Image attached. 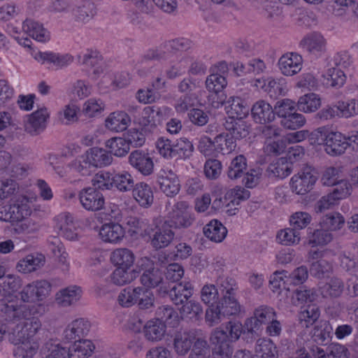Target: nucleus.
<instances>
[{
    "label": "nucleus",
    "instance_id": "1",
    "mask_svg": "<svg viewBox=\"0 0 358 358\" xmlns=\"http://www.w3.org/2000/svg\"><path fill=\"white\" fill-rule=\"evenodd\" d=\"M215 286L221 292V298L217 306L206 310V322L210 326L218 324L227 317L236 315L241 311V306L235 296L237 289L236 280L229 276H221L216 280Z\"/></svg>",
    "mask_w": 358,
    "mask_h": 358
},
{
    "label": "nucleus",
    "instance_id": "2",
    "mask_svg": "<svg viewBox=\"0 0 358 358\" xmlns=\"http://www.w3.org/2000/svg\"><path fill=\"white\" fill-rule=\"evenodd\" d=\"M191 41L185 38H176L166 42L155 50H148L144 55L145 59L165 60L170 59L174 51H185L190 48Z\"/></svg>",
    "mask_w": 358,
    "mask_h": 358
},
{
    "label": "nucleus",
    "instance_id": "3",
    "mask_svg": "<svg viewBox=\"0 0 358 358\" xmlns=\"http://www.w3.org/2000/svg\"><path fill=\"white\" fill-rule=\"evenodd\" d=\"M31 208L26 198L12 199L9 204L0 209V220L5 222H20L31 214Z\"/></svg>",
    "mask_w": 358,
    "mask_h": 358
},
{
    "label": "nucleus",
    "instance_id": "4",
    "mask_svg": "<svg viewBox=\"0 0 358 358\" xmlns=\"http://www.w3.org/2000/svg\"><path fill=\"white\" fill-rule=\"evenodd\" d=\"M317 180V176L315 169L306 165L298 173L292 177L290 187L293 192L304 195L313 188Z\"/></svg>",
    "mask_w": 358,
    "mask_h": 358
},
{
    "label": "nucleus",
    "instance_id": "5",
    "mask_svg": "<svg viewBox=\"0 0 358 358\" xmlns=\"http://www.w3.org/2000/svg\"><path fill=\"white\" fill-rule=\"evenodd\" d=\"M137 267L139 271H144L141 282L145 287H155L162 282V273L158 269H155L153 262L149 258L144 257L138 260Z\"/></svg>",
    "mask_w": 358,
    "mask_h": 358
},
{
    "label": "nucleus",
    "instance_id": "6",
    "mask_svg": "<svg viewBox=\"0 0 358 358\" xmlns=\"http://www.w3.org/2000/svg\"><path fill=\"white\" fill-rule=\"evenodd\" d=\"M157 182L159 189L167 196H174L180 191V185L179 179L176 173L169 168H163L159 171Z\"/></svg>",
    "mask_w": 358,
    "mask_h": 358
},
{
    "label": "nucleus",
    "instance_id": "7",
    "mask_svg": "<svg viewBox=\"0 0 358 358\" xmlns=\"http://www.w3.org/2000/svg\"><path fill=\"white\" fill-rule=\"evenodd\" d=\"M351 185L348 182H341L337 188L327 195L322 196L317 201L316 208L317 211L322 212L334 206L338 200L345 198L350 194Z\"/></svg>",
    "mask_w": 358,
    "mask_h": 358
},
{
    "label": "nucleus",
    "instance_id": "8",
    "mask_svg": "<svg viewBox=\"0 0 358 358\" xmlns=\"http://www.w3.org/2000/svg\"><path fill=\"white\" fill-rule=\"evenodd\" d=\"M90 327L89 321L83 318L76 319L64 329L62 341L65 343L79 341L88 334Z\"/></svg>",
    "mask_w": 358,
    "mask_h": 358
},
{
    "label": "nucleus",
    "instance_id": "9",
    "mask_svg": "<svg viewBox=\"0 0 358 358\" xmlns=\"http://www.w3.org/2000/svg\"><path fill=\"white\" fill-rule=\"evenodd\" d=\"M78 198L82 206L89 211H97L105 203L103 195L93 187L84 188L79 192Z\"/></svg>",
    "mask_w": 358,
    "mask_h": 358
},
{
    "label": "nucleus",
    "instance_id": "10",
    "mask_svg": "<svg viewBox=\"0 0 358 358\" xmlns=\"http://www.w3.org/2000/svg\"><path fill=\"white\" fill-rule=\"evenodd\" d=\"M27 331L22 326L15 322L2 323L0 324V344L3 337L7 336L10 343L17 345L30 339Z\"/></svg>",
    "mask_w": 358,
    "mask_h": 358
},
{
    "label": "nucleus",
    "instance_id": "11",
    "mask_svg": "<svg viewBox=\"0 0 358 358\" xmlns=\"http://www.w3.org/2000/svg\"><path fill=\"white\" fill-rule=\"evenodd\" d=\"M275 317V312L271 307L261 306L254 311V315L245 321V325L248 331L258 330L262 324L268 323Z\"/></svg>",
    "mask_w": 358,
    "mask_h": 358
},
{
    "label": "nucleus",
    "instance_id": "12",
    "mask_svg": "<svg viewBox=\"0 0 358 358\" xmlns=\"http://www.w3.org/2000/svg\"><path fill=\"white\" fill-rule=\"evenodd\" d=\"M255 85L262 88L271 98H277L285 95L287 91V83L284 78H259L255 81Z\"/></svg>",
    "mask_w": 358,
    "mask_h": 358
},
{
    "label": "nucleus",
    "instance_id": "13",
    "mask_svg": "<svg viewBox=\"0 0 358 358\" xmlns=\"http://www.w3.org/2000/svg\"><path fill=\"white\" fill-rule=\"evenodd\" d=\"M227 334L220 330H215L211 336L212 343L215 345L212 358H231L233 347L226 341Z\"/></svg>",
    "mask_w": 358,
    "mask_h": 358
},
{
    "label": "nucleus",
    "instance_id": "14",
    "mask_svg": "<svg viewBox=\"0 0 358 358\" xmlns=\"http://www.w3.org/2000/svg\"><path fill=\"white\" fill-rule=\"evenodd\" d=\"M302 57L296 52H287L283 55L278 61L281 73L287 76L298 73L302 68Z\"/></svg>",
    "mask_w": 358,
    "mask_h": 358
},
{
    "label": "nucleus",
    "instance_id": "15",
    "mask_svg": "<svg viewBox=\"0 0 358 358\" xmlns=\"http://www.w3.org/2000/svg\"><path fill=\"white\" fill-rule=\"evenodd\" d=\"M251 115L255 122L261 124L271 122L275 120L273 108L264 100H259L253 104Z\"/></svg>",
    "mask_w": 358,
    "mask_h": 358
},
{
    "label": "nucleus",
    "instance_id": "16",
    "mask_svg": "<svg viewBox=\"0 0 358 358\" xmlns=\"http://www.w3.org/2000/svg\"><path fill=\"white\" fill-rule=\"evenodd\" d=\"M175 233L169 222L164 221L157 225L151 240L152 245L156 249L167 247L173 240Z\"/></svg>",
    "mask_w": 358,
    "mask_h": 358
},
{
    "label": "nucleus",
    "instance_id": "17",
    "mask_svg": "<svg viewBox=\"0 0 358 358\" xmlns=\"http://www.w3.org/2000/svg\"><path fill=\"white\" fill-rule=\"evenodd\" d=\"M346 136L338 131H331L326 136L325 152L331 156L343 154L347 149Z\"/></svg>",
    "mask_w": 358,
    "mask_h": 358
},
{
    "label": "nucleus",
    "instance_id": "18",
    "mask_svg": "<svg viewBox=\"0 0 358 358\" xmlns=\"http://www.w3.org/2000/svg\"><path fill=\"white\" fill-rule=\"evenodd\" d=\"M78 59L80 64L93 69V79H97L103 73L104 62L98 52L87 50L83 55H78Z\"/></svg>",
    "mask_w": 358,
    "mask_h": 358
},
{
    "label": "nucleus",
    "instance_id": "19",
    "mask_svg": "<svg viewBox=\"0 0 358 358\" xmlns=\"http://www.w3.org/2000/svg\"><path fill=\"white\" fill-rule=\"evenodd\" d=\"M345 288L343 280L337 276L329 278L325 282L319 285V292L324 299H338L343 294Z\"/></svg>",
    "mask_w": 358,
    "mask_h": 358
},
{
    "label": "nucleus",
    "instance_id": "20",
    "mask_svg": "<svg viewBox=\"0 0 358 358\" xmlns=\"http://www.w3.org/2000/svg\"><path fill=\"white\" fill-rule=\"evenodd\" d=\"M125 231L118 223L110 222L103 224L99 229L101 240L106 243H118L124 238Z\"/></svg>",
    "mask_w": 358,
    "mask_h": 358
},
{
    "label": "nucleus",
    "instance_id": "21",
    "mask_svg": "<svg viewBox=\"0 0 358 358\" xmlns=\"http://www.w3.org/2000/svg\"><path fill=\"white\" fill-rule=\"evenodd\" d=\"M224 109L228 115L227 119L245 117L249 113V108L245 100L239 96H231L224 102Z\"/></svg>",
    "mask_w": 358,
    "mask_h": 358
},
{
    "label": "nucleus",
    "instance_id": "22",
    "mask_svg": "<svg viewBox=\"0 0 358 358\" xmlns=\"http://www.w3.org/2000/svg\"><path fill=\"white\" fill-rule=\"evenodd\" d=\"M24 307L17 306L15 301H8L6 299L0 300V312L1 317L6 321V323L15 322L24 317Z\"/></svg>",
    "mask_w": 358,
    "mask_h": 358
},
{
    "label": "nucleus",
    "instance_id": "23",
    "mask_svg": "<svg viewBox=\"0 0 358 358\" xmlns=\"http://www.w3.org/2000/svg\"><path fill=\"white\" fill-rule=\"evenodd\" d=\"M48 113L45 108L37 110L30 115L25 124V130L31 135H36L44 130Z\"/></svg>",
    "mask_w": 358,
    "mask_h": 358
},
{
    "label": "nucleus",
    "instance_id": "24",
    "mask_svg": "<svg viewBox=\"0 0 358 358\" xmlns=\"http://www.w3.org/2000/svg\"><path fill=\"white\" fill-rule=\"evenodd\" d=\"M82 289L76 285L60 289L56 294L57 303L62 307H68L77 303L81 298Z\"/></svg>",
    "mask_w": 358,
    "mask_h": 358
},
{
    "label": "nucleus",
    "instance_id": "25",
    "mask_svg": "<svg viewBox=\"0 0 358 358\" xmlns=\"http://www.w3.org/2000/svg\"><path fill=\"white\" fill-rule=\"evenodd\" d=\"M193 286L189 282H184L174 285L169 291L171 300L176 305H182L192 296Z\"/></svg>",
    "mask_w": 358,
    "mask_h": 358
},
{
    "label": "nucleus",
    "instance_id": "26",
    "mask_svg": "<svg viewBox=\"0 0 358 358\" xmlns=\"http://www.w3.org/2000/svg\"><path fill=\"white\" fill-rule=\"evenodd\" d=\"M292 170V162L286 157H280L268 165L266 172L269 177L283 179L290 175Z\"/></svg>",
    "mask_w": 358,
    "mask_h": 358
},
{
    "label": "nucleus",
    "instance_id": "27",
    "mask_svg": "<svg viewBox=\"0 0 358 358\" xmlns=\"http://www.w3.org/2000/svg\"><path fill=\"white\" fill-rule=\"evenodd\" d=\"M300 45L308 52L316 55L324 51L326 41L320 34L313 33L304 37Z\"/></svg>",
    "mask_w": 358,
    "mask_h": 358
},
{
    "label": "nucleus",
    "instance_id": "28",
    "mask_svg": "<svg viewBox=\"0 0 358 358\" xmlns=\"http://www.w3.org/2000/svg\"><path fill=\"white\" fill-rule=\"evenodd\" d=\"M45 263V256L40 253H34L27 255L20 259L16 268L18 271L28 273L41 268Z\"/></svg>",
    "mask_w": 358,
    "mask_h": 358
},
{
    "label": "nucleus",
    "instance_id": "29",
    "mask_svg": "<svg viewBox=\"0 0 358 358\" xmlns=\"http://www.w3.org/2000/svg\"><path fill=\"white\" fill-rule=\"evenodd\" d=\"M22 29L29 36L39 42L44 43L50 40V34L44 29L43 24L31 19H27L23 22Z\"/></svg>",
    "mask_w": 358,
    "mask_h": 358
},
{
    "label": "nucleus",
    "instance_id": "30",
    "mask_svg": "<svg viewBox=\"0 0 358 358\" xmlns=\"http://www.w3.org/2000/svg\"><path fill=\"white\" fill-rule=\"evenodd\" d=\"M224 126L234 140L245 138L250 133L249 127L243 118L227 119Z\"/></svg>",
    "mask_w": 358,
    "mask_h": 358
},
{
    "label": "nucleus",
    "instance_id": "31",
    "mask_svg": "<svg viewBox=\"0 0 358 358\" xmlns=\"http://www.w3.org/2000/svg\"><path fill=\"white\" fill-rule=\"evenodd\" d=\"M131 120L124 111L113 112L106 120V127L110 131L120 132L124 131Z\"/></svg>",
    "mask_w": 358,
    "mask_h": 358
},
{
    "label": "nucleus",
    "instance_id": "32",
    "mask_svg": "<svg viewBox=\"0 0 358 358\" xmlns=\"http://www.w3.org/2000/svg\"><path fill=\"white\" fill-rule=\"evenodd\" d=\"M95 347L90 340L81 339L73 343V345L67 348L69 358H86L92 354Z\"/></svg>",
    "mask_w": 358,
    "mask_h": 358
},
{
    "label": "nucleus",
    "instance_id": "33",
    "mask_svg": "<svg viewBox=\"0 0 358 358\" xmlns=\"http://www.w3.org/2000/svg\"><path fill=\"white\" fill-rule=\"evenodd\" d=\"M255 356V358H277V348L271 339L259 338L256 342Z\"/></svg>",
    "mask_w": 358,
    "mask_h": 358
},
{
    "label": "nucleus",
    "instance_id": "34",
    "mask_svg": "<svg viewBox=\"0 0 358 358\" xmlns=\"http://www.w3.org/2000/svg\"><path fill=\"white\" fill-rule=\"evenodd\" d=\"M203 234L210 241L220 243L226 237L227 230L220 222L213 220L203 227Z\"/></svg>",
    "mask_w": 358,
    "mask_h": 358
},
{
    "label": "nucleus",
    "instance_id": "35",
    "mask_svg": "<svg viewBox=\"0 0 358 358\" xmlns=\"http://www.w3.org/2000/svg\"><path fill=\"white\" fill-rule=\"evenodd\" d=\"M86 154L94 168L110 165L113 160V157L108 151L97 147L89 149Z\"/></svg>",
    "mask_w": 358,
    "mask_h": 358
},
{
    "label": "nucleus",
    "instance_id": "36",
    "mask_svg": "<svg viewBox=\"0 0 358 358\" xmlns=\"http://www.w3.org/2000/svg\"><path fill=\"white\" fill-rule=\"evenodd\" d=\"M131 143H132V140L130 138L126 140L125 138L115 137L108 140L106 142V146L110 155L123 157L128 153Z\"/></svg>",
    "mask_w": 358,
    "mask_h": 358
},
{
    "label": "nucleus",
    "instance_id": "37",
    "mask_svg": "<svg viewBox=\"0 0 358 358\" xmlns=\"http://www.w3.org/2000/svg\"><path fill=\"white\" fill-rule=\"evenodd\" d=\"M196 340L192 333H178L174 338V348L176 352L180 355L187 354L192 348L193 343L194 344Z\"/></svg>",
    "mask_w": 358,
    "mask_h": 358
},
{
    "label": "nucleus",
    "instance_id": "38",
    "mask_svg": "<svg viewBox=\"0 0 358 358\" xmlns=\"http://www.w3.org/2000/svg\"><path fill=\"white\" fill-rule=\"evenodd\" d=\"M307 243L313 248L324 246L333 240V235L325 228L317 229L308 234Z\"/></svg>",
    "mask_w": 358,
    "mask_h": 358
},
{
    "label": "nucleus",
    "instance_id": "39",
    "mask_svg": "<svg viewBox=\"0 0 358 358\" xmlns=\"http://www.w3.org/2000/svg\"><path fill=\"white\" fill-rule=\"evenodd\" d=\"M110 277L114 285L123 286L134 280V267L117 266Z\"/></svg>",
    "mask_w": 358,
    "mask_h": 358
},
{
    "label": "nucleus",
    "instance_id": "40",
    "mask_svg": "<svg viewBox=\"0 0 358 358\" xmlns=\"http://www.w3.org/2000/svg\"><path fill=\"white\" fill-rule=\"evenodd\" d=\"M348 349L338 343H331L328 346L327 353L318 347L316 350H313L315 358H348Z\"/></svg>",
    "mask_w": 358,
    "mask_h": 358
},
{
    "label": "nucleus",
    "instance_id": "41",
    "mask_svg": "<svg viewBox=\"0 0 358 358\" xmlns=\"http://www.w3.org/2000/svg\"><path fill=\"white\" fill-rule=\"evenodd\" d=\"M296 106L300 111L306 113H313L320 107L321 99L318 94L308 93L299 99Z\"/></svg>",
    "mask_w": 358,
    "mask_h": 358
},
{
    "label": "nucleus",
    "instance_id": "42",
    "mask_svg": "<svg viewBox=\"0 0 358 358\" xmlns=\"http://www.w3.org/2000/svg\"><path fill=\"white\" fill-rule=\"evenodd\" d=\"M333 327L328 321H321L313 331V340L320 345L327 344L331 338Z\"/></svg>",
    "mask_w": 358,
    "mask_h": 358
},
{
    "label": "nucleus",
    "instance_id": "43",
    "mask_svg": "<svg viewBox=\"0 0 358 358\" xmlns=\"http://www.w3.org/2000/svg\"><path fill=\"white\" fill-rule=\"evenodd\" d=\"M154 201V195L150 185L144 182L136 185V202L143 208L150 207Z\"/></svg>",
    "mask_w": 358,
    "mask_h": 358
},
{
    "label": "nucleus",
    "instance_id": "44",
    "mask_svg": "<svg viewBox=\"0 0 358 358\" xmlns=\"http://www.w3.org/2000/svg\"><path fill=\"white\" fill-rule=\"evenodd\" d=\"M113 264L118 266L134 267V256L133 252L127 248H118L115 250L110 256Z\"/></svg>",
    "mask_w": 358,
    "mask_h": 358
},
{
    "label": "nucleus",
    "instance_id": "45",
    "mask_svg": "<svg viewBox=\"0 0 358 358\" xmlns=\"http://www.w3.org/2000/svg\"><path fill=\"white\" fill-rule=\"evenodd\" d=\"M136 169L143 176L153 172L154 162L148 153L136 150Z\"/></svg>",
    "mask_w": 358,
    "mask_h": 358
},
{
    "label": "nucleus",
    "instance_id": "46",
    "mask_svg": "<svg viewBox=\"0 0 358 358\" xmlns=\"http://www.w3.org/2000/svg\"><path fill=\"white\" fill-rule=\"evenodd\" d=\"M166 325L159 320L149 321L144 327L146 338L152 341H160L164 336Z\"/></svg>",
    "mask_w": 358,
    "mask_h": 358
},
{
    "label": "nucleus",
    "instance_id": "47",
    "mask_svg": "<svg viewBox=\"0 0 358 358\" xmlns=\"http://www.w3.org/2000/svg\"><path fill=\"white\" fill-rule=\"evenodd\" d=\"M320 316L319 307L315 304H310L299 313V320L303 326L308 328L313 325L319 319Z\"/></svg>",
    "mask_w": 358,
    "mask_h": 358
},
{
    "label": "nucleus",
    "instance_id": "48",
    "mask_svg": "<svg viewBox=\"0 0 358 358\" xmlns=\"http://www.w3.org/2000/svg\"><path fill=\"white\" fill-rule=\"evenodd\" d=\"M217 153L229 154L236 147V141L227 133H222L215 138Z\"/></svg>",
    "mask_w": 358,
    "mask_h": 358
},
{
    "label": "nucleus",
    "instance_id": "49",
    "mask_svg": "<svg viewBox=\"0 0 358 358\" xmlns=\"http://www.w3.org/2000/svg\"><path fill=\"white\" fill-rule=\"evenodd\" d=\"M38 350V343L29 339L17 345L13 350V355L15 358H32Z\"/></svg>",
    "mask_w": 358,
    "mask_h": 358
},
{
    "label": "nucleus",
    "instance_id": "50",
    "mask_svg": "<svg viewBox=\"0 0 358 358\" xmlns=\"http://www.w3.org/2000/svg\"><path fill=\"white\" fill-rule=\"evenodd\" d=\"M200 297L203 303L208 306V308L217 306L220 301L218 289L213 284H206L201 288Z\"/></svg>",
    "mask_w": 358,
    "mask_h": 358
},
{
    "label": "nucleus",
    "instance_id": "51",
    "mask_svg": "<svg viewBox=\"0 0 358 358\" xmlns=\"http://www.w3.org/2000/svg\"><path fill=\"white\" fill-rule=\"evenodd\" d=\"M333 272V264L331 262L321 259L313 262L310 266V273L315 278L321 279Z\"/></svg>",
    "mask_w": 358,
    "mask_h": 358
},
{
    "label": "nucleus",
    "instance_id": "52",
    "mask_svg": "<svg viewBox=\"0 0 358 358\" xmlns=\"http://www.w3.org/2000/svg\"><path fill=\"white\" fill-rule=\"evenodd\" d=\"M193 150V145L187 138H180L173 142L174 158H189L192 155Z\"/></svg>",
    "mask_w": 358,
    "mask_h": 358
},
{
    "label": "nucleus",
    "instance_id": "53",
    "mask_svg": "<svg viewBox=\"0 0 358 358\" xmlns=\"http://www.w3.org/2000/svg\"><path fill=\"white\" fill-rule=\"evenodd\" d=\"M73 14L78 21H89L95 14L94 5L90 1H84L73 9Z\"/></svg>",
    "mask_w": 358,
    "mask_h": 358
},
{
    "label": "nucleus",
    "instance_id": "54",
    "mask_svg": "<svg viewBox=\"0 0 358 358\" xmlns=\"http://www.w3.org/2000/svg\"><path fill=\"white\" fill-rule=\"evenodd\" d=\"M341 169L338 167H327L322 173L321 182L325 186H334V188H337L340 182H348L341 178Z\"/></svg>",
    "mask_w": 358,
    "mask_h": 358
},
{
    "label": "nucleus",
    "instance_id": "55",
    "mask_svg": "<svg viewBox=\"0 0 358 358\" xmlns=\"http://www.w3.org/2000/svg\"><path fill=\"white\" fill-rule=\"evenodd\" d=\"M321 226L329 231H336L341 229L345 224L343 216L336 212L327 214L321 221Z\"/></svg>",
    "mask_w": 358,
    "mask_h": 358
},
{
    "label": "nucleus",
    "instance_id": "56",
    "mask_svg": "<svg viewBox=\"0 0 358 358\" xmlns=\"http://www.w3.org/2000/svg\"><path fill=\"white\" fill-rule=\"evenodd\" d=\"M115 174L107 171H99L93 178L92 182L95 189L105 190L114 187Z\"/></svg>",
    "mask_w": 358,
    "mask_h": 358
},
{
    "label": "nucleus",
    "instance_id": "57",
    "mask_svg": "<svg viewBox=\"0 0 358 358\" xmlns=\"http://www.w3.org/2000/svg\"><path fill=\"white\" fill-rule=\"evenodd\" d=\"M276 238L285 245H297L301 241V234L292 227L279 231Z\"/></svg>",
    "mask_w": 358,
    "mask_h": 358
},
{
    "label": "nucleus",
    "instance_id": "58",
    "mask_svg": "<svg viewBox=\"0 0 358 358\" xmlns=\"http://www.w3.org/2000/svg\"><path fill=\"white\" fill-rule=\"evenodd\" d=\"M157 315L159 322L163 324L166 323L167 324L175 327L179 320V316L178 313L169 306H163L157 309Z\"/></svg>",
    "mask_w": 358,
    "mask_h": 358
},
{
    "label": "nucleus",
    "instance_id": "59",
    "mask_svg": "<svg viewBox=\"0 0 358 358\" xmlns=\"http://www.w3.org/2000/svg\"><path fill=\"white\" fill-rule=\"evenodd\" d=\"M247 168L246 158L241 155L234 158L229 166L227 175L230 179L241 178Z\"/></svg>",
    "mask_w": 358,
    "mask_h": 358
},
{
    "label": "nucleus",
    "instance_id": "60",
    "mask_svg": "<svg viewBox=\"0 0 358 358\" xmlns=\"http://www.w3.org/2000/svg\"><path fill=\"white\" fill-rule=\"evenodd\" d=\"M215 330L224 331L227 334L226 341L231 345L240 338L243 331L242 324L238 321H230L224 328L220 327Z\"/></svg>",
    "mask_w": 358,
    "mask_h": 358
},
{
    "label": "nucleus",
    "instance_id": "61",
    "mask_svg": "<svg viewBox=\"0 0 358 358\" xmlns=\"http://www.w3.org/2000/svg\"><path fill=\"white\" fill-rule=\"evenodd\" d=\"M169 222L170 227L173 229L187 228L193 222V219L188 213H172L171 215L164 220Z\"/></svg>",
    "mask_w": 358,
    "mask_h": 358
},
{
    "label": "nucleus",
    "instance_id": "62",
    "mask_svg": "<svg viewBox=\"0 0 358 358\" xmlns=\"http://www.w3.org/2000/svg\"><path fill=\"white\" fill-rule=\"evenodd\" d=\"M316 297V292L313 289L301 288L292 294L291 302L294 306H299L304 303L313 302Z\"/></svg>",
    "mask_w": 358,
    "mask_h": 358
},
{
    "label": "nucleus",
    "instance_id": "63",
    "mask_svg": "<svg viewBox=\"0 0 358 358\" xmlns=\"http://www.w3.org/2000/svg\"><path fill=\"white\" fill-rule=\"evenodd\" d=\"M227 85L225 76L220 73H211L206 80V87L210 92H220Z\"/></svg>",
    "mask_w": 358,
    "mask_h": 358
},
{
    "label": "nucleus",
    "instance_id": "64",
    "mask_svg": "<svg viewBox=\"0 0 358 358\" xmlns=\"http://www.w3.org/2000/svg\"><path fill=\"white\" fill-rule=\"evenodd\" d=\"M189 358H212L211 350L207 341L197 338L193 345Z\"/></svg>",
    "mask_w": 358,
    "mask_h": 358
}]
</instances>
